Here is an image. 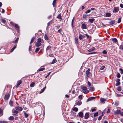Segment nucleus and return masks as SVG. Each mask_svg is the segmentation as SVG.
Returning <instances> with one entry per match:
<instances>
[{
    "mask_svg": "<svg viewBox=\"0 0 123 123\" xmlns=\"http://www.w3.org/2000/svg\"><path fill=\"white\" fill-rule=\"evenodd\" d=\"M21 83L22 81L21 80L18 81V84L16 85V87H18L21 84Z\"/></svg>",
    "mask_w": 123,
    "mask_h": 123,
    "instance_id": "ddd939ff",
    "label": "nucleus"
},
{
    "mask_svg": "<svg viewBox=\"0 0 123 123\" xmlns=\"http://www.w3.org/2000/svg\"><path fill=\"white\" fill-rule=\"evenodd\" d=\"M89 117V113L88 112H87L85 114L84 118L85 119H86L88 118Z\"/></svg>",
    "mask_w": 123,
    "mask_h": 123,
    "instance_id": "7ed1b4c3",
    "label": "nucleus"
},
{
    "mask_svg": "<svg viewBox=\"0 0 123 123\" xmlns=\"http://www.w3.org/2000/svg\"><path fill=\"white\" fill-rule=\"evenodd\" d=\"M82 28L83 29H87L86 26L84 24H83L82 25Z\"/></svg>",
    "mask_w": 123,
    "mask_h": 123,
    "instance_id": "9b49d317",
    "label": "nucleus"
},
{
    "mask_svg": "<svg viewBox=\"0 0 123 123\" xmlns=\"http://www.w3.org/2000/svg\"><path fill=\"white\" fill-rule=\"evenodd\" d=\"M120 71L121 72V73L122 74L123 73V70L122 68H120L119 69Z\"/></svg>",
    "mask_w": 123,
    "mask_h": 123,
    "instance_id": "603ef678",
    "label": "nucleus"
},
{
    "mask_svg": "<svg viewBox=\"0 0 123 123\" xmlns=\"http://www.w3.org/2000/svg\"><path fill=\"white\" fill-rule=\"evenodd\" d=\"M0 51H3V52L2 53H3L5 52V50L4 48H1L0 50Z\"/></svg>",
    "mask_w": 123,
    "mask_h": 123,
    "instance_id": "79ce46f5",
    "label": "nucleus"
},
{
    "mask_svg": "<svg viewBox=\"0 0 123 123\" xmlns=\"http://www.w3.org/2000/svg\"><path fill=\"white\" fill-rule=\"evenodd\" d=\"M56 61H56V59H54L53 60L52 63V64L54 63H55L56 62Z\"/></svg>",
    "mask_w": 123,
    "mask_h": 123,
    "instance_id": "09e8293b",
    "label": "nucleus"
},
{
    "mask_svg": "<svg viewBox=\"0 0 123 123\" xmlns=\"http://www.w3.org/2000/svg\"><path fill=\"white\" fill-rule=\"evenodd\" d=\"M15 27L16 28H17V29H19V27L18 25L17 24H16L15 25Z\"/></svg>",
    "mask_w": 123,
    "mask_h": 123,
    "instance_id": "a19ab883",
    "label": "nucleus"
},
{
    "mask_svg": "<svg viewBox=\"0 0 123 123\" xmlns=\"http://www.w3.org/2000/svg\"><path fill=\"white\" fill-rule=\"evenodd\" d=\"M75 43L76 44H78V38L75 37Z\"/></svg>",
    "mask_w": 123,
    "mask_h": 123,
    "instance_id": "b1692460",
    "label": "nucleus"
},
{
    "mask_svg": "<svg viewBox=\"0 0 123 123\" xmlns=\"http://www.w3.org/2000/svg\"><path fill=\"white\" fill-rule=\"evenodd\" d=\"M89 90L90 91L92 92L94 91V88L93 87H91L90 88Z\"/></svg>",
    "mask_w": 123,
    "mask_h": 123,
    "instance_id": "cd10ccee",
    "label": "nucleus"
},
{
    "mask_svg": "<svg viewBox=\"0 0 123 123\" xmlns=\"http://www.w3.org/2000/svg\"><path fill=\"white\" fill-rule=\"evenodd\" d=\"M84 37V36L82 35H80L79 36V39L81 40L82 38Z\"/></svg>",
    "mask_w": 123,
    "mask_h": 123,
    "instance_id": "c756f323",
    "label": "nucleus"
},
{
    "mask_svg": "<svg viewBox=\"0 0 123 123\" xmlns=\"http://www.w3.org/2000/svg\"><path fill=\"white\" fill-rule=\"evenodd\" d=\"M111 14L109 13H107L106 14L105 16L106 17H109L111 15Z\"/></svg>",
    "mask_w": 123,
    "mask_h": 123,
    "instance_id": "5701e85b",
    "label": "nucleus"
},
{
    "mask_svg": "<svg viewBox=\"0 0 123 123\" xmlns=\"http://www.w3.org/2000/svg\"><path fill=\"white\" fill-rule=\"evenodd\" d=\"M77 105H80L82 104V102L81 101H77L76 102Z\"/></svg>",
    "mask_w": 123,
    "mask_h": 123,
    "instance_id": "f8f14e48",
    "label": "nucleus"
},
{
    "mask_svg": "<svg viewBox=\"0 0 123 123\" xmlns=\"http://www.w3.org/2000/svg\"><path fill=\"white\" fill-rule=\"evenodd\" d=\"M18 38H17L15 41H13V43H16L18 41Z\"/></svg>",
    "mask_w": 123,
    "mask_h": 123,
    "instance_id": "58836bf2",
    "label": "nucleus"
},
{
    "mask_svg": "<svg viewBox=\"0 0 123 123\" xmlns=\"http://www.w3.org/2000/svg\"><path fill=\"white\" fill-rule=\"evenodd\" d=\"M2 123H8V122L7 121H2Z\"/></svg>",
    "mask_w": 123,
    "mask_h": 123,
    "instance_id": "774afa93",
    "label": "nucleus"
},
{
    "mask_svg": "<svg viewBox=\"0 0 123 123\" xmlns=\"http://www.w3.org/2000/svg\"><path fill=\"white\" fill-rule=\"evenodd\" d=\"M41 38H39L37 39V42H38L40 43L41 42Z\"/></svg>",
    "mask_w": 123,
    "mask_h": 123,
    "instance_id": "a18cd8bd",
    "label": "nucleus"
},
{
    "mask_svg": "<svg viewBox=\"0 0 123 123\" xmlns=\"http://www.w3.org/2000/svg\"><path fill=\"white\" fill-rule=\"evenodd\" d=\"M119 11V9L118 7H114V9L113 11V12H116L118 11Z\"/></svg>",
    "mask_w": 123,
    "mask_h": 123,
    "instance_id": "6e6552de",
    "label": "nucleus"
},
{
    "mask_svg": "<svg viewBox=\"0 0 123 123\" xmlns=\"http://www.w3.org/2000/svg\"><path fill=\"white\" fill-rule=\"evenodd\" d=\"M51 46H48L47 48V50H51Z\"/></svg>",
    "mask_w": 123,
    "mask_h": 123,
    "instance_id": "ea45409f",
    "label": "nucleus"
},
{
    "mask_svg": "<svg viewBox=\"0 0 123 123\" xmlns=\"http://www.w3.org/2000/svg\"><path fill=\"white\" fill-rule=\"evenodd\" d=\"M94 20L93 19H89V21L91 23H92Z\"/></svg>",
    "mask_w": 123,
    "mask_h": 123,
    "instance_id": "e433bc0d",
    "label": "nucleus"
},
{
    "mask_svg": "<svg viewBox=\"0 0 123 123\" xmlns=\"http://www.w3.org/2000/svg\"><path fill=\"white\" fill-rule=\"evenodd\" d=\"M98 114V112L95 113L94 115V117H96L97 116Z\"/></svg>",
    "mask_w": 123,
    "mask_h": 123,
    "instance_id": "de8ad7c7",
    "label": "nucleus"
},
{
    "mask_svg": "<svg viewBox=\"0 0 123 123\" xmlns=\"http://www.w3.org/2000/svg\"><path fill=\"white\" fill-rule=\"evenodd\" d=\"M41 45V44L40 43L37 42L35 43V45L37 47H39Z\"/></svg>",
    "mask_w": 123,
    "mask_h": 123,
    "instance_id": "1a4fd4ad",
    "label": "nucleus"
},
{
    "mask_svg": "<svg viewBox=\"0 0 123 123\" xmlns=\"http://www.w3.org/2000/svg\"><path fill=\"white\" fill-rule=\"evenodd\" d=\"M10 96V94H9L8 93V94H6L5 95V97H4V99L5 100H8Z\"/></svg>",
    "mask_w": 123,
    "mask_h": 123,
    "instance_id": "423d86ee",
    "label": "nucleus"
},
{
    "mask_svg": "<svg viewBox=\"0 0 123 123\" xmlns=\"http://www.w3.org/2000/svg\"><path fill=\"white\" fill-rule=\"evenodd\" d=\"M120 81V79H117L116 80V81L117 82L116 85V86H118L120 85V82H119Z\"/></svg>",
    "mask_w": 123,
    "mask_h": 123,
    "instance_id": "0eeeda50",
    "label": "nucleus"
},
{
    "mask_svg": "<svg viewBox=\"0 0 123 123\" xmlns=\"http://www.w3.org/2000/svg\"><path fill=\"white\" fill-rule=\"evenodd\" d=\"M3 115V110L1 109H0V117L2 116Z\"/></svg>",
    "mask_w": 123,
    "mask_h": 123,
    "instance_id": "4be33fe9",
    "label": "nucleus"
},
{
    "mask_svg": "<svg viewBox=\"0 0 123 123\" xmlns=\"http://www.w3.org/2000/svg\"><path fill=\"white\" fill-rule=\"evenodd\" d=\"M105 99L103 98H101L100 99V101L102 102H103L105 101Z\"/></svg>",
    "mask_w": 123,
    "mask_h": 123,
    "instance_id": "8fccbe9b",
    "label": "nucleus"
},
{
    "mask_svg": "<svg viewBox=\"0 0 123 123\" xmlns=\"http://www.w3.org/2000/svg\"><path fill=\"white\" fill-rule=\"evenodd\" d=\"M52 23V20H51L50 21L49 23L48 24V26H49Z\"/></svg>",
    "mask_w": 123,
    "mask_h": 123,
    "instance_id": "f704fd0d",
    "label": "nucleus"
},
{
    "mask_svg": "<svg viewBox=\"0 0 123 123\" xmlns=\"http://www.w3.org/2000/svg\"><path fill=\"white\" fill-rule=\"evenodd\" d=\"M16 109L17 110L22 111L23 110V108L19 106H17L16 107Z\"/></svg>",
    "mask_w": 123,
    "mask_h": 123,
    "instance_id": "39448f33",
    "label": "nucleus"
},
{
    "mask_svg": "<svg viewBox=\"0 0 123 123\" xmlns=\"http://www.w3.org/2000/svg\"><path fill=\"white\" fill-rule=\"evenodd\" d=\"M95 50V48L94 47H92V48L88 50V51L89 52H91Z\"/></svg>",
    "mask_w": 123,
    "mask_h": 123,
    "instance_id": "a211bd4d",
    "label": "nucleus"
},
{
    "mask_svg": "<svg viewBox=\"0 0 123 123\" xmlns=\"http://www.w3.org/2000/svg\"><path fill=\"white\" fill-rule=\"evenodd\" d=\"M0 9V10H2V11L1 12L2 13H4L5 12V11L4 9L2 8H1Z\"/></svg>",
    "mask_w": 123,
    "mask_h": 123,
    "instance_id": "5fc2aeb1",
    "label": "nucleus"
},
{
    "mask_svg": "<svg viewBox=\"0 0 123 123\" xmlns=\"http://www.w3.org/2000/svg\"><path fill=\"white\" fill-rule=\"evenodd\" d=\"M74 20V18L73 19L71 22V25L72 27H73V22Z\"/></svg>",
    "mask_w": 123,
    "mask_h": 123,
    "instance_id": "473e14b6",
    "label": "nucleus"
},
{
    "mask_svg": "<svg viewBox=\"0 0 123 123\" xmlns=\"http://www.w3.org/2000/svg\"><path fill=\"white\" fill-rule=\"evenodd\" d=\"M31 47H32V46L31 45H30L29 46V51L31 50Z\"/></svg>",
    "mask_w": 123,
    "mask_h": 123,
    "instance_id": "13d9d810",
    "label": "nucleus"
},
{
    "mask_svg": "<svg viewBox=\"0 0 123 123\" xmlns=\"http://www.w3.org/2000/svg\"><path fill=\"white\" fill-rule=\"evenodd\" d=\"M120 110H117L115 111V113L116 114H119L120 113Z\"/></svg>",
    "mask_w": 123,
    "mask_h": 123,
    "instance_id": "412c9836",
    "label": "nucleus"
},
{
    "mask_svg": "<svg viewBox=\"0 0 123 123\" xmlns=\"http://www.w3.org/2000/svg\"><path fill=\"white\" fill-rule=\"evenodd\" d=\"M102 52L103 54H106L107 53V52L105 50L103 51Z\"/></svg>",
    "mask_w": 123,
    "mask_h": 123,
    "instance_id": "4d7b16f0",
    "label": "nucleus"
},
{
    "mask_svg": "<svg viewBox=\"0 0 123 123\" xmlns=\"http://www.w3.org/2000/svg\"><path fill=\"white\" fill-rule=\"evenodd\" d=\"M35 85V83L34 82H32L30 85V86L31 87H33Z\"/></svg>",
    "mask_w": 123,
    "mask_h": 123,
    "instance_id": "393cba45",
    "label": "nucleus"
},
{
    "mask_svg": "<svg viewBox=\"0 0 123 123\" xmlns=\"http://www.w3.org/2000/svg\"><path fill=\"white\" fill-rule=\"evenodd\" d=\"M115 22V20H111L110 21L109 23L111 25H112L114 24Z\"/></svg>",
    "mask_w": 123,
    "mask_h": 123,
    "instance_id": "2eb2a0df",
    "label": "nucleus"
},
{
    "mask_svg": "<svg viewBox=\"0 0 123 123\" xmlns=\"http://www.w3.org/2000/svg\"><path fill=\"white\" fill-rule=\"evenodd\" d=\"M121 75L118 72L117 73V77L118 78H120V77Z\"/></svg>",
    "mask_w": 123,
    "mask_h": 123,
    "instance_id": "c03bdc74",
    "label": "nucleus"
},
{
    "mask_svg": "<svg viewBox=\"0 0 123 123\" xmlns=\"http://www.w3.org/2000/svg\"><path fill=\"white\" fill-rule=\"evenodd\" d=\"M82 95H80L78 97V98L80 99H81L82 98Z\"/></svg>",
    "mask_w": 123,
    "mask_h": 123,
    "instance_id": "bf43d9fd",
    "label": "nucleus"
},
{
    "mask_svg": "<svg viewBox=\"0 0 123 123\" xmlns=\"http://www.w3.org/2000/svg\"><path fill=\"white\" fill-rule=\"evenodd\" d=\"M120 7L122 8H123V4H121L120 5Z\"/></svg>",
    "mask_w": 123,
    "mask_h": 123,
    "instance_id": "0e129e2a",
    "label": "nucleus"
},
{
    "mask_svg": "<svg viewBox=\"0 0 123 123\" xmlns=\"http://www.w3.org/2000/svg\"><path fill=\"white\" fill-rule=\"evenodd\" d=\"M91 11V10H87V11H86V13H88L89 12H90Z\"/></svg>",
    "mask_w": 123,
    "mask_h": 123,
    "instance_id": "6e6d98bb",
    "label": "nucleus"
},
{
    "mask_svg": "<svg viewBox=\"0 0 123 123\" xmlns=\"http://www.w3.org/2000/svg\"><path fill=\"white\" fill-rule=\"evenodd\" d=\"M87 17V15H86L84 14L83 16V17L84 18H86Z\"/></svg>",
    "mask_w": 123,
    "mask_h": 123,
    "instance_id": "338daca9",
    "label": "nucleus"
},
{
    "mask_svg": "<svg viewBox=\"0 0 123 123\" xmlns=\"http://www.w3.org/2000/svg\"><path fill=\"white\" fill-rule=\"evenodd\" d=\"M46 86H45V87L39 92V93L40 94H41V93H43L44 91L45 90V89H46Z\"/></svg>",
    "mask_w": 123,
    "mask_h": 123,
    "instance_id": "aec40b11",
    "label": "nucleus"
},
{
    "mask_svg": "<svg viewBox=\"0 0 123 123\" xmlns=\"http://www.w3.org/2000/svg\"><path fill=\"white\" fill-rule=\"evenodd\" d=\"M25 117L26 118H27L29 116V114L27 113H25V111H23Z\"/></svg>",
    "mask_w": 123,
    "mask_h": 123,
    "instance_id": "4468645a",
    "label": "nucleus"
},
{
    "mask_svg": "<svg viewBox=\"0 0 123 123\" xmlns=\"http://www.w3.org/2000/svg\"><path fill=\"white\" fill-rule=\"evenodd\" d=\"M45 69V68H44L41 67L40 68L38 69L37 71L38 72L42 71L43 70Z\"/></svg>",
    "mask_w": 123,
    "mask_h": 123,
    "instance_id": "dca6fc26",
    "label": "nucleus"
},
{
    "mask_svg": "<svg viewBox=\"0 0 123 123\" xmlns=\"http://www.w3.org/2000/svg\"><path fill=\"white\" fill-rule=\"evenodd\" d=\"M105 68V66H102V67L101 68H100V69L101 70H103V69H104Z\"/></svg>",
    "mask_w": 123,
    "mask_h": 123,
    "instance_id": "3c124183",
    "label": "nucleus"
},
{
    "mask_svg": "<svg viewBox=\"0 0 123 123\" xmlns=\"http://www.w3.org/2000/svg\"><path fill=\"white\" fill-rule=\"evenodd\" d=\"M119 48L120 49L123 50V46L122 45H120L119 47Z\"/></svg>",
    "mask_w": 123,
    "mask_h": 123,
    "instance_id": "864d4df0",
    "label": "nucleus"
},
{
    "mask_svg": "<svg viewBox=\"0 0 123 123\" xmlns=\"http://www.w3.org/2000/svg\"><path fill=\"white\" fill-rule=\"evenodd\" d=\"M14 49L13 48L10 51L11 52H12L14 49Z\"/></svg>",
    "mask_w": 123,
    "mask_h": 123,
    "instance_id": "69168bd1",
    "label": "nucleus"
},
{
    "mask_svg": "<svg viewBox=\"0 0 123 123\" xmlns=\"http://www.w3.org/2000/svg\"><path fill=\"white\" fill-rule=\"evenodd\" d=\"M121 89V86H118L117 88V90L119 91H120Z\"/></svg>",
    "mask_w": 123,
    "mask_h": 123,
    "instance_id": "2f4dec72",
    "label": "nucleus"
},
{
    "mask_svg": "<svg viewBox=\"0 0 123 123\" xmlns=\"http://www.w3.org/2000/svg\"><path fill=\"white\" fill-rule=\"evenodd\" d=\"M121 21V18H118V20L117 23H120Z\"/></svg>",
    "mask_w": 123,
    "mask_h": 123,
    "instance_id": "c9c22d12",
    "label": "nucleus"
},
{
    "mask_svg": "<svg viewBox=\"0 0 123 123\" xmlns=\"http://www.w3.org/2000/svg\"><path fill=\"white\" fill-rule=\"evenodd\" d=\"M35 39V38L34 37H33L32 38L30 43V44H31L34 41Z\"/></svg>",
    "mask_w": 123,
    "mask_h": 123,
    "instance_id": "a878e982",
    "label": "nucleus"
},
{
    "mask_svg": "<svg viewBox=\"0 0 123 123\" xmlns=\"http://www.w3.org/2000/svg\"><path fill=\"white\" fill-rule=\"evenodd\" d=\"M40 49V48H36V50H35V51L36 52H37Z\"/></svg>",
    "mask_w": 123,
    "mask_h": 123,
    "instance_id": "49530a36",
    "label": "nucleus"
},
{
    "mask_svg": "<svg viewBox=\"0 0 123 123\" xmlns=\"http://www.w3.org/2000/svg\"><path fill=\"white\" fill-rule=\"evenodd\" d=\"M83 113L82 112H80L78 113L77 116L81 118H83Z\"/></svg>",
    "mask_w": 123,
    "mask_h": 123,
    "instance_id": "20e7f679",
    "label": "nucleus"
},
{
    "mask_svg": "<svg viewBox=\"0 0 123 123\" xmlns=\"http://www.w3.org/2000/svg\"><path fill=\"white\" fill-rule=\"evenodd\" d=\"M8 119L9 120H12L14 119V117L13 116H11L9 117Z\"/></svg>",
    "mask_w": 123,
    "mask_h": 123,
    "instance_id": "6ab92c4d",
    "label": "nucleus"
},
{
    "mask_svg": "<svg viewBox=\"0 0 123 123\" xmlns=\"http://www.w3.org/2000/svg\"><path fill=\"white\" fill-rule=\"evenodd\" d=\"M103 116V115H101L98 118V120L99 121L101 120V119L102 117Z\"/></svg>",
    "mask_w": 123,
    "mask_h": 123,
    "instance_id": "37998d69",
    "label": "nucleus"
},
{
    "mask_svg": "<svg viewBox=\"0 0 123 123\" xmlns=\"http://www.w3.org/2000/svg\"><path fill=\"white\" fill-rule=\"evenodd\" d=\"M82 89L83 92L85 94H87L89 92V91L87 89V88L85 86L82 87H81Z\"/></svg>",
    "mask_w": 123,
    "mask_h": 123,
    "instance_id": "f257e3e1",
    "label": "nucleus"
},
{
    "mask_svg": "<svg viewBox=\"0 0 123 123\" xmlns=\"http://www.w3.org/2000/svg\"><path fill=\"white\" fill-rule=\"evenodd\" d=\"M73 110L74 111H75L77 112V111H78V109L77 108L75 107L73 109Z\"/></svg>",
    "mask_w": 123,
    "mask_h": 123,
    "instance_id": "c85d7f7f",
    "label": "nucleus"
},
{
    "mask_svg": "<svg viewBox=\"0 0 123 123\" xmlns=\"http://www.w3.org/2000/svg\"><path fill=\"white\" fill-rule=\"evenodd\" d=\"M95 98V97H91L89 98L88 100H92L93 99H94Z\"/></svg>",
    "mask_w": 123,
    "mask_h": 123,
    "instance_id": "bb28decb",
    "label": "nucleus"
},
{
    "mask_svg": "<svg viewBox=\"0 0 123 123\" xmlns=\"http://www.w3.org/2000/svg\"><path fill=\"white\" fill-rule=\"evenodd\" d=\"M57 18L60 19L62 20V18L60 13L57 16Z\"/></svg>",
    "mask_w": 123,
    "mask_h": 123,
    "instance_id": "9d476101",
    "label": "nucleus"
},
{
    "mask_svg": "<svg viewBox=\"0 0 123 123\" xmlns=\"http://www.w3.org/2000/svg\"><path fill=\"white\" fill-rule=\"evenodd\" d=\"M62 31L61 29H60L58 30V32L59 33H61V32Z\"/></svg>",
    "mask_w": 123,
    "mask_h": 123,
    "instance_id": "e2e57ef3",
    "label": "nucleus"
},
{
    "mask_svg": "<svg viewBox=\"0 0 123 123\" xmlns=\"http://www.w3.org/2000/svg\"><path fill=\"white\" fill-rule=\"evenodd\" d=\"M57 0H54L52 3V5L54 7L55 6L56 2Z\"/></svg>",
    "mask_w": 123,
    "mask_h": 123,
    "instance_id": "f3484780",
    "label": "nucleus"
},
{
    "mask_svg": "<svg viewBox=\"0 0 123 123\" xmlns=\"http://www.w3.org/2000/svg\"><path fill=\"white\" fill-rule=\"evenodd\" d=\"M88 83L89 85V87H90L91 86V84L89 81L88 82Z\"/></svg>",
    "mask_w": 123,
    "mask_h": 123,
    "instance_id": "680f3d73",
    "label": "nucleus"
},
{
    "mask_svg": "<svg viewBox=\"0 0 123 123\" xmlns=\"http://www.w3.org/2000/svg\"><path fill=\"white\" fill-rule=\"evenodd\" d=\"M0 20L3 23H5L6 22V20L5 19H1Z\"/></svg>",
    "mask_w": 123,
    "mask_h": 123,
    "instance_id": "72a5a7b5",
    "label": "nucleus"
},
{
    "mask_svg": "<svg viewBox=\"0 0 123 123\" xmlns=\"http://www.w3.org/2000/svg\"><path fill=\"white\" fill-rule=\"evenodd\" d=\"M112 41L115 43H116L117 41V39L116 38H114L112 39Z\"/></svg>",
    "mask_w": 123,
    "mask_h": 123,
    "instance_id": "7c9ffc66",
    "label": "nucleus"
},
{
    "mask_svg": "<svg viewBox=\"0 0 123 123\" xmlns=\"http://www.w3.org/2000/svg\"><path fill=\"white\" fill-rule=\"evenodd\" d=\"M12 112L13 113V115L14 116H18V112L16 110L13 109L12 110Z\"/></svg>",
    "mask_w": 123,
    "mask_h": 123,
    "instance_id": "f03ea898",
    "label": "nucleus"
},
{
    "mask_svg": "<svg viewBox=\"0 0 123 123\" xmlns=\"http://www.w3.org/2000/svg\"><path fill=\"white\" fill-rule=\"evenodd\" d=\"M96 52H91L90 53L88 54H95L96 53Z\"/></svg>",
    "mask_w": 123,
    "mask_h": 123,
    "instance_id": "052dcab7",
    "label": "nucleus"
},
{
    "mask_svg": "<svg viewBox=\"0 0 123 123\" xmlns=\"http://www.w3.org/2000/svg\"><path fill=\"white\" fill-rule=\"evenodd\" d=\"M86 74L87 76L88 77L91 76V74L90 72Z\"/></svg>",
    "mask_w": 123,
    "mask_h": 123,
    "instance_id": "4c0bfd02",
    "label": "nucleus"
}]
</instances>
